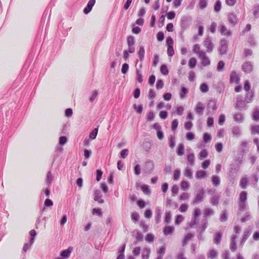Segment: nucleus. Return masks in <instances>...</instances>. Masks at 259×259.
I'll return each instance as SVG.
<instances>
[{
  "label": "nucleus",
  "instance_id": "nucleus-17",
  "mask_svg": "<svg viewBox=\"0 0 259 259\" xmlns=\"http://www.w3.org/2000/svg\"><path fill=\"white\" fill-rule=\"evenodd\" d=\"M254 96V94L253 91L246 92L244 100L246 103H250L252 101Z\"/></svg>",
  "mask_w": 259,
  "mask_h": 259
},
{
  "label": "nucleus",
  "instance_id": "nucleus-7",
  "mask_svg": "<svg viewBox=\"0 0 259 259\" xmlns=\"http://www.w3.org/2000/svg\"><path fill=\"white\" fill-rule=\"evenodd\" d=\"M154 165L153 161L148 160L145 162L143 170L146 174H150L154 170Z\"/></svg>",
  "mask_w": 259,
  "mask_h": 259
},
{
  "label": "nucleus",
  "instance_id": "nucleus-48",
  "mask_svg": "<svg viewBox=\"0 0 259 259\" xmlns=\"http://www.w3.org/2000/svg\"><path fill=\"white\" fill-rule=\"evenodd\" d=\"M214 213L213 210L209 208H206L204 209V217L205 218H207V217L209 215H212Z\"/></svg>",
  "mask_w": 259,
  "mask_h": 259
},
{
  "label": "nucleus",
  "instance_id": "nucleus-24",
  "mask_svg": "<svg viewBox=\"0 0 259 259\" xmlns=\"http://www.w3.org/2000/svg\"><path fill=\"white\" fill-rule=\"evenodd\" d=\"M145 52V51L144 47L143 46H140L139 48V50L137 53L140 61H143L144 59Z\"/></svg>",
  "mask_w": 259,
  "mask_h": 259
},
{
  "label": "nucleus",
  "instance_id": "nucleus-4",
  "mask_svg": "<svg viewBox=\"0 0 259 259\" xmlns=\"http://www.w3.org/2000/svg\"><path fill=\"white\" fill-rule=\"evenodd\" d=\"M203 46L206 48V51L207 53H211L214 47V45L212 43V38L207 36L203 42Z\"/></svg>",
  "mask_w": 259,
  "mask_h": 259
},
{
  "label": "nucleus",
  "instance_id": "nucleus-2",
  "mask_svg": "<svg viewBox=\"0 0 259 259\" xmlns=\"http://www.w3.org/2000/svg\"><path fill=\"white\" fill-rule=\"evenodd\" d=\"M239 169V166L234 164H231L230 166L228 172V177L231 180H233L237 175V172Z\"/></svg>",
  "mask_w": 259,
  "mask_h": 259
},
{
  "label": "nucleus",
  "instance_id": "nucleus-8",
  "mask_svg": "<svg viewBox=\"0 0 259 259\" xmlns=\"http://www.w3.org/2000/svg\"><path fill=\"white\" fill-rule=\"evenodd\" d=\"M242 70L246 73H250L253 70V64L250 61L244 62L242 65Z\"/></svg>",
  "mask_w": 259,
  "mask_h": 259
},
{
  "label": "nucleus",
  "instance_id": "nucleus-21",
  "mask_svg": "<svg viewBox=\"0 0 259 259\" xmlns=\"http://www.w3.org/2000/svg\"><path fill=\"white\" fill-rule=\"evenodd\" d=\"M175 230V228L173 226H166L163 228V233L165 235L167 236L171 234Z\"/></svg>",
  "mask_w": 259,
  "mask_h": 259
},
{
  "label": "nucleus",
  "instance_id": "nucleus-12",
  "mask_svg": "<svg viewBox=\"0 0 259 259\" xmlns=\"http://www.w3.org/2000/svg\"><path fill=\"white\" fill-rule=\"evenodd\" d=\"M237 238V235H233L231 236V240H230V250L232 252H234L237 250V243H236V239Z\"/></svg>",
  "mask_w": 259,
  "mask_h": 259
},
{
  "label": "nucleus",
  "instance_id": "nucleus-22",
  "mask_svg": "<svg viewBox=\"0 0 259 259\" xmlns=\"http://www.w3.org/2000/svg\"><path fill=\"white\" fill-rule=\"evenodd\" d=\"M162 214L161 210L160 207H157L155 210V220L156 224H158L160 222L161 217Z\"/></svg>",
  "mask_w": 259,
  "mask_h": 259
},
{
  "label": "nucleus",
  "instance_id": "nucleus-38",
  "mask_svg": "<svg viewBox=\"0 0 259 259\" xmlns=\"http://www.w3.org/2000/svg\"><path fill=\"white\" fill-rule=\"evenodd\" d=\"M193 51L194 53L197 54L198 57L200 56L201 52H205L204 51L200 50V46L198 44H195L193 46Z\"/></svg>",
  "mask_w": 259,
  "mask_h": 259
},
{
  "label": "nucleus",
  "instance_id": "nucleus-47",
  "mask_svg": "<svg viewBox=\"0 0 259 259\" xmlns=\"http://www.w3.org/2000/svg\"><path fill=\"white\" fill-rule=\"evenodd\" d=\"M247 193L245 191H242L240 194V202H246Z\"/></svg>",
  "mask_w": 259,
  "mask_h": 259
},
{
  "label": "nucleus",
  "instance_id": "nucleus-19",
  "mask_svg": "<svg viewBox=\"0 0 259 259\" xmlns=\"http://www.w3.org/2000/svg\"><path fill=\"white\" fill-rule=\"evenodd\" d=\"M232 133L233 136L239 137L241 135V130L239 126H234L232 128Z\"/></svg>",
  "mask_w": 259,
  "mask_h": 259
},
{
  "label": "nucleus",
  "instance_id": "nucleus-16",
  "mask_svg": "<svg viewBox=\"0 0 259 259\" xmlns=\"http://www.w3.org/2000/svg\"><path fill=\"white\" fill-rule=\"evenodd\" d=\"M228 19L229 22L233 25L235 26L237 23L238 18L236 15L233 13H230L228 15Z\"/></svg>",
  "mask_w": 259,
  "mask_h": 259
},
{
  "label": "nucleus",
  "instance_id": "nucleus-32",
  "mask_svg": "<svg viewBox=\"0 0 259 259\" xmlns=\"http://www.w3.org/2000/svg\"><path fill=\"white\" fill-rule=\"evenodd\" d=\"M222 237V233L220 232H217L215 233L214 237V243L216 244H219L221 243V241Z\"/></svg>",
  "mask_w": 259,
  "mask_h": 259
},
{
  "label": "nucleus",
  "instance_id": "nucleus-41",
  "mask_svg": "<svg viewBox=\"0 0 259 259\" xmlns=\"http://www.w3.org/2000/svg\"><path fill=\"white\" fill-rule=\"evenodd\" d=\"M141 189L143 193L146 195H149L151 193V191L149 186L147 185H143L141 187Z\"/></svg>",
  "mask_w": 259,
  "mask_h": 259
},
{
  "label": "nucleus",
  "instance_id": "nucleus-60",
  "mask_svg": "<svg viewBox=\"0 0 259 259\" xmlns=\"http://www.w3.org/2000/svg\"><path fill=\"white\" fill-rule=\"evenodd\" d=\"M92 213L94 215H97L99 217H102V212L101 209L100 208H94L92 210Z\"/></svg>",
  "mask_w": 259,
  "mask_h": 259
},
{
  "label": "nucleus",
  "instance_id": "nucleus-14",
  "mask_svg": "<svg viewBox=\"0 0 259 259\" xmlns=\"http://www.w3.org/2000/svg\"><path fill=\"white\" fill-rule=\"evenodd\" d=\"M96 3V0H90L87 6L83 9V13L85 14H89L92 10L93 6L95 5Z\"/></svg>",
  "mask_w": 259,
  "mask_h": 259
},
{
  "label": "nucleus",
  "instance_id": "nucleus-31",
  "mask_svg": "<svg viewBox=\"0 0 259 259\" xmlns=\"http://www.w3.org/2000/svg\"><path fill=\"white\" fill-rule=\"evenodd\" d=\"M206 176V172L202 170H199L196 171L195 177L197 179H201L204 178Z\"/></svg>",
  "mask_w": 259,
  "mask_h": 259
},
{
  "label": "nucleus",
  "instance_id": "nucleus-10",
  "mask_svg": "<svg viewBox=\"0 0 259 259\" xmlns=\"http://www.w3.org/2000/svg\"><path fill=\"white\" fill-rule=\"evenodd\" d=\"M220 32L222 35L229 36L232 35V32L230 30H228L226 26L224 24L219 25Z\"/></svg>",
  "mask_w": 259,
  "mask_h": 259
},
{
  "label": "nucleus",
  "instance_id": "nucleus-56",
  "mask_svg": "<svg viewBox=\"0 0 259 259\" xmlns=\"http://www.w3.org/2000/svg\"><path fill=\"white\" fill-rule=\"evenodd\" d=\"M133 108L136 110V111L139 114H141L143 110V105L142 104L139 105L134 104L133 106Z\"/></svg>",
  "mask_w": 259,
  "mask_h": 259
},
{
  "label": "nucleus",
  "instance_id": "nucleus-33",
  "mask_svg": "<svg viewBox=\"0 0 259 259\" xmlns=\"http://www.w3.org/2000/svg\"><path fill=\"white\" fill-rule=\"evenodd\" d=\"M187 160L190 165H193L195 160V155L194 153H191L188 154L187 156Z\"/></svg>",
  "mask_w": 259,
  "mask_h": 259
},
{
  "label": "nucleus",
  "instance_id": "nucleus-40",
  "mask_svg": "<svg viewBox=\"0 0 259 259\" xmlns=\"http://www.w3.org/2000/svg\"><path fill=\"white\" fill-rule=\"evenodd\" d=\"M222 8V4L220 0H217L214 5V11L218 13L220 11Z\"/></svg>",
  "mask_w": 259,
  "mask_h": 259
},
{
  "label": "nucleus",
  "instance_id": "nucleus-49",
  "mask_svg": "<svg viewBox=\"0 0 259 259\" xmlns=\"http://www.w3.org/2000/svg\"><path fill=\"white\" fill-rule=\"evenodd\" d=\"M251 134L252 135L259 134V125H254L251 126Z\"/></svg>",
  "mask_w": 259,
  "mask_h": 259
},
{
  "label": "nucleus",
  "instance_id": "nucleus-57",
  "mask_svg": "<svg viewBox=\"0 0 259 259\" xmlns=\"http://www.w3.org/2000/svg\"><path fill=\"white\" fill-rule=\"evenodd\" d=\"M208 86L206 83H202L200 84V90L202 93H206L208 91Z\"/></svg>",
  "mask_w": 259,
  "mask_h": 259
},
{
  "label": "nucleus",
  "instance_id": "nucleus-64",
  "mask_svg": "<svg viewBox=\"0 0 259 259\" xmlns=\"http://www.w3.org/2000/svg\"><path fill=\"white\" fill-rule=\"evenodd\" d=\"M253 14L255 18H258L259 17V5L253 7Z\"/></svg>",
  "mask_w": 259,
  "mask_h": 259
},
{
  "label": "nucleus",
  "instance_id": "nucleus-39",
  "mask_svg": "<svg viewBox=\"0 0 259 259\" xmlns=\"http://www.w3.org/2000/svg\"><path fill=\"white\" fill-rule=\"evenodd\" d=\"M171 219V213L170 211H167L165 212L164 222L166 224H169Z\"/></svg>",
  "mask_w": 259,
  "mask_h": 259
},
{
  "label": "nucleus",
  "instance_id": "nucleus-51",
  "mask_svg": "<svg viewBox=\"0 0 259 259\" xmlns=\"http://www.w3.org/2000/svg\"><path fill=\"white\" fill-rule=\"evenodd\" d=\"M30 239L29 242H31V243H33L34 241V238L36 235V232L34 230H31L30 232Z\"/></svg>",
  "mask_w": 259,
  "mask_h": 259
},
{
  "label": "nucleus",
  "instance_id": "nucleus-15",
  "mask_svg": "<svg viewBox=\"0 0 259 259\" xmlns=\"http://www.w3.org/2000/svg\"><path fill=\"white\" fill-rule=\"evenodd\" d=\"M205 107L203 105V104L200 102H199L197 103L196 107H195V112L198 115L201 116L202 115L203 113V111L204 110Z\"/></svg>",
  "mask_w": 259,
  "mask_h": 259
},
{
  "label": "nucleus",
  "instance_id": "nucleus-35",
  "mask_svg": "<svg viewBox=\"0 0 259 259\" xmlns=\"http://www.w3.org/2000/svg\"><path fill=\"white\" fill-rule=\"evenodd\" d=\"M188 93V90L184 87H182L181 90V91L180 93V98L181 99H184L186 97Z\"/></svg>",
  "mask_w": 259,
  "mask_h": 259
},
{
  "label": "nucleus",
  "instance_id": "nucleus-25",
  "mask_svg": "<svg viewBox=\"0 0 259 259\" xmlns=\"http://www.w3.org/2000/svg\"><path fill=\"white\" fill-rule=\"evenodd\" d=\"M194 237V235L192 233H189L187 234L184 238L182 242V245L183 246H186L188 242L190 240Z\"/></svg>",
  "mask_w": 259,
  "mask_h": 259
},
{
  "label": "nucleus",
  "instance_id": "nucleus-5",
  "mask_svg": "<svg viewBox=\"0 0 259 259\" xmlns=\"http://www.w3.org/2000/svg\"><path fill=\"white\" fill-rule=\"evenodd\" d=\"M247 103L245 100H243L242 97H238L236 99L235 108L239 110H246L247 109L246 104Z\"/></svg>",
  "mask_w": 259,
  "mask_h": 259
},
{
  "label": "nucleus",
  "instance_id": "nucleus-42",
  "mask_svg": "<svg viewBox=\"0 0 259 259\" xmlns=\"http://www.w3.org/2000/svg\"><path fill=\"white\" fill-rule=\"evenodd\" d=\"M150 253V249L148 248H146L144 249L142 253V259H148L149 254Z\"/></svg>",
  "mask_w": 259,
  "mask_h": 259
},
{
  "label": "nucleus",
  "instance_id": "nucleus-44",
  "mask_svg": "<svg viewBox=\"0 0 259 259\" xmlns=\"http://www.w3.org/2000/svg\"><path fill=\"white\" fill-rule=\"evenodd\" d=\"M248 183V180L246 178H243L240 182V186L242 189H245Z\"/></svg>",
  "mask_w": 259,
  "mask_h": 259
},
{
  "label": "nucleus",
  "instance_id": "nucleus-23",
  "mask_svg": "<svg viewBox=\"0 0 259 259\" xmlns=\"http://www.w3.org/2000/svg\"><path fill=\"white\" fill-rule=\"evenodd\" d=\"M252 119L254 121H258L259 120V107L257 106L254 108L253 111L252 112Z\"/></svg>",
  "mask_w": 259,
  "mask_h": 259
},
{
  "label": "nucleus",
  "instance_id": "nucleus-61",
  "mask_svg": "<svg viewBox=\"0 0 259 259\" xmlns=\"http://www.w3.org/2000/svg\"><path fill=\"white\" fill-rule=\"evenodd\" d=\"M155 117V114L153 111H149L147 115V120L148 121H152L154 120Z\"/></svg>",
  "mask_w": 259,
  "mask_h": 259
},
{
  "label": "nucleus",
  "instance_id": "nucleus-53",
  "mask_svg": "<svg viewBox=\"0 0 259 259\" xmlns=\"http://www.w3.org/2000/svg\"><path fill=\"white\" fill-rule=\"evenodd\" d=\"M181 175V170L180 169H176L174 172L173 179L175 181H177L180 179Z\"/></svg>",
  "mask_w": 259,
  "mask_h": 259
},
{
  "label": "nucleus",
  "instance_id": "nucleus-6",
  "mask_svg": "<svg viewBox=\"0 0 259 259\" xmlns=\"http://www.w3.org/2000/svg\"><path fill=\"white\" fill-rule=\"evenodd\" d=\"M228 42L225 39H222L220 42L219 53L221 55H225L228 51Z\"/></svg>",
  "mask_w": 259,
  "mask_h": 259
},
{
  "label": "nucleus",
  "instance_id": "nucleus-11",
  "mask_svg": "<svg viewBox=\"0 0 259 259\" xmlns=\"http://www.w3.org/2000/svg\"><path fill=\"white\" fill-rule=\"evenodd\" d=\"M240 81V76L235 71H232L230 74V83L235 82L236 84L239 83Z\"/></svg>",
  "mask_w": 259,
  "mask_h": 259
},
{
  "label": "nucleus",
  "instance_id": "nucleus-50",
  "mask_svg": "<svg viewBox=\"0 0 259 259\" xmlns=\"http://www.w3.org/2000/svg\"><path fill=\"white\" fill-rule=\"evenodd\" d=\"M208 152L206 149H203L200 151L199 154V158L200 159H203L207 157Z\"/></svg>",
  "mask_w": 259,
  "mask_h": 259
},
{
  "label": "nucleus",
  "instance_id": "nucleus-34",
  "mask_svg": "<svg viewBox=\"0 0 259 259\" xmlns=\"http://www.w3.org/2000/svg\"><path fill=\"white\" fill-rule=\"evenodd\" d=\"M207 221L206 219L202 220V224L199 226V232L203 233L207 227Z\"/></svg>",
  "mask_w": 259,
  "mask_h": 259
},
{
  "label": "nucleus",
  "instance_id": "nucleus-36",
  "mask_svg": "<svg viewBox=\"0 0 259 259\" xmlns=\"http://www.w3.org/2000/svg\"><path fill=\"white\" fill-rule=\"evenodd\" d=\"M177 153L179 156H182L184 153V146L183 144H179L177 150Z\"/></svg>",
  "mask_w": 259,
  "mask_h": 259
},
{
  "label": "nucleus",
  "instance_id": "nucleus-55",
  "mask_svg": "<svg viewBox=\"0 0 259 259\" xmlns=\"http://www.w3.org/2000/svg\"><path fill=\"white\" fill-rule=\"evenodd\" d=\"M160 72L163 75H167L168 73V69L165 64H162L160 67Z\"/></svg>",
  "mask_w": 259,
  "mask_h": 259
},
{
  "label": "nucleus",
  "instance_id": "nucleus-62",
  "mask_svg": "<svg viewBox=\"0 0 259 259\" xmlns=\"http://www.w3.org/2000/svg\"><path fill=\"white\" fill-rule=\"evenodd\" d=\"M175 137L173 136H170L169 138V146L171 148H173L175 146Z\"/></svg>",
  "mask_w": 259,
  "mask_h": 259
},
{
  "label": "nucleus",
  "instance_id": "nucleus-58",
  "mask_svg": "<svg viewBox=\"0 0 259 259\" xmlns=\"http://www.w3.org/2000/svg\"><path fill=\"white\" fill-rule=\"evenodd\" d=\"M197 61L195 58H191L189 61V66L190 68H193L196 65Z\"/></svg>",
  "mask_w": 259,
  "mask_h": 259
},
{
  "label": "nucleus",
  "instance_id": "nucleus-20",
  "mask_svg": "<svg viewBox=\"0 0 259 259\" xmlns=\"http://www.w3.org/2000/svg\"><path fill=\"white\" fill-rule=\"evenodd\" d=\"M94 200L96 201H98L99 203H104V200L101 198L102 196L100 191L98 190H96L94 191Z\"/></svg>",
  "mask_w": 259,
  "mask_h": 259
},
{
  "label": "nucleus",
  "instance_id": "nucleus-3",
  "mask_svg": "<svg viewBox=\"0 0 259 259\" xmlns=\"http://www.w3.org/2000/svg\"><path fill=\"white\" fill-rule=\"evenodd\" d=\"M191 20L192 19L190 16H183L182 17L180 21L182 30L184 31L189 27Z\"/></svg>",
  "mask_w": 259,
  "mask_h": 259
},
{
  "label": "nucleus",
  "instance_id": "nucleus-28",
  "mask_svg": "<svg viewBox=\"0 0 259 259\" xmlns=\"http://www.w3.org/2000/svg\"><path fill=\"white\" fill-rule=\"evenodd\" d=\"M218 255V252L215 249L210 250L207 253V257L210 259H214Z\"/></svg>",
  "mask_w": 259,
  "mask_h": 259
},
{
  "label": "nucleus",
  "instance_id": "nucleus-45",
  "mask_svg": "<svg viewBox=\"0 0 259 259\" xmlns=\"http://www.w3.org/2000/svg\"><path fill=\"white\" fill-rule=\"evenodd\" d=\"M98 132V128H94L90 133L89 135V137L91 139L94 140L96 139L97 134Z\"/></svg>",
  "mask_w": 259,
  "mask_h": 259
},
{
  "label": "nucleus",
  "instance_id": "nucleus-18",
  "mask_svg": "<svg viewBox=\"0 0 259 259\" xmlns=\"http://www.w3.org/2000/svg\"><path fill=\"white\" fill-rule=\"evenodd\" d=\"M211 181L213 186L217 187L220 186L221 183V179L219 176L213 175L211 178Z\"/></svg>",
  "mask_w": 259,
  "mask_h": 259
},
{
  "label": "nucleus",
  "instance_id": "nucleus-37",
  "mask_svg": "<svg viewBox=\"0 0 259 259\" xmlns=\"http://www.w3.org/2000/svg\"><path fill=\"white\" fill-rule=\"evenodd\" d=\"M228 216L226 210H224L220 216V220L222 222H225L228 220Z\"/></svg>",
  "mask_w": 259,
  "mask_h": 259
},
{
  "label": "nucleus",
  "instance_id": "nucleus-1",
  "mask_svg": "<svg viewBox=\"0 0 259 259\" xmlns=\"http://www.w3.org/2000/svg\"><path fill=\"white\" fill-rule=\"evenodd\" d=\"M205 197V190L203 188L199 189L196 193L192 204L194 205L202 202Z\"/></svg>",
  "mask_w": 259,
  "mask_h": 259
},
{
  "label": "nucleus",
  "instance_id": "nucleus-46",
  "mask_svg": "<svg viewBox=\"0 0 259 259\" xmlns=\"http://www.w3.org/2000/svg\"><path fill=\"white\" fill-rule=\"evenodd\" d=\"M184 176L189 179L192 178V172L191 168L187 167L184 171Z\"/></svg>",
  "mask_w": 259,
  "mask_h": 259
},
{
  "label": "nucleus",
  "instance_id": "nucleus-30",
  "mask_svg": "<svg viewBox=\"0 0 259 259\" xmlns=\"http://www.w3.org/2000/svg\"><path fill=\"white\" fill-rule=\"evenodd\" d=\"M220 200V196L218 195H214L210 199V203L214 206L218 205Z\"/></svg>",
  "mask_w": 259,
  "mask_h": 259
},
{
  "label": "nucleus",
  "instance_id": "nucleus-27",
  "mask_svg": "<svg viewBox=\"0 0 259 259\" xmlns=\"http://www.w3.org/2000/svg\"><path fill=\"white\" fill-rule=\"evenodd\" d=\"M250 235V232L248 231H244L243 232V235L242 236V238L240 241V245L241 246H243L244 243L248 238V237Z\"/></svg>",
  "mask_w": 259,
  "mask_h": 259
},
{
  "label": "nucleus",
  "instance_id": "nucleus-29",
  "mask_svg": "<svg viewBox=\"0 0 259 259\" xmlns=\"http://www.w3.org/2000/svg\"><path fill=\"white\" fill-rule=\"evenodd\" d=\"M234 120L238 123H241L244 120V117L242 113H238L235 114L233 117Z\"/></svg>",
  "mask_w": 259,
  "mask_h": 259
},
{
  "label": "nucleus",
  "instance_id": "nucleus-26",
  "mask_svg": "<svg viewBox=\"0 0 259 259\" xmlns=\"http://www.w3.org/2000/svg\"><path fill=\"white\" fill-rule=\"evenodd\" d=\"M207 107L213 111L216 110L218 108L216 101L214 100H210L208 103Z\"/></svg>",
  "mask_w": 259,
  "mask_h": 259
},
{
  "label": "nucleus",
  "instance_id": "nucleus-63",
  "mask_svg": "<svg viewBox=\"0 0 259 259\" xmlns=\"http://www.w3.org/2000/svg\"><path fill=\"white\" fill-rule=\"evenodd\" d=\"M129 69V65L127 63H123L122 65L121 72L123 74H125L127 72Z\"/></svg>",
  "mask_w": 259,
  "mask_h": 259
},
{
  "label": "nucleus",
  "instance_id": "nucleus-9",
  "mask_svg": "<svg viewBox=\"0 0 259 259\" xmlns=\"http://www.w3.org/2000/svg\"><path fill=\"white\" fill-rule=\"evenodd\" d=\"M199 58L200 59L201 64L203 66H206L210 65V61L208 57L206 56L205 52H201Z\"/></svg>",
  "mask_w": 259,
  "mask_h": 259
},
{
  "label": "nucleus",
  "instance_id": "nucleus-54",
  "mask_svg": "<svg viewBox=\"0 0 259 259\" xmlns=\"http://www.w3.org/2000/svg\"><path fill=\"white\" fill-rule=\"evenodd\" d=\"M203 139L204 143H209L211 139V135L208 133H205L203 134Z\"/></svg>",
  "mask_w": 259,
  "mask_h": 259
},
{
  "label": "nucleus",
  "instance_id": "nucleus-43",
  "mask_svg": "<svg viewBox=\"0 0 259 259\" xmlns=\"http://www.w3.org/2000/svg\"><path fill=\"white\" fill-rule=\"evenodd\" d=\"M190 187L189 183L186 181H182L181 183V188L183 190H186Z\"/></svg>",
  "mask_w": 259,
  "mask_h": 259
},
{
  "label": "nucleus",
  "instance_id": "nucleus-13",
  "mask_svg": "<svg viewBox=\"0 0 259 259\" xmlns=\"http://www.w3.org/2000/svg\"><path fill=\"white\" fill-rule=\"evenodd\" d=\"M73 251V247L69 246L67 249L62 250L60 252V256L62 258H68L70 256L71 253Z\"/></svg>",
  "mask_w": 259,
  "mask_h": 259
},
{
  "label": "nucleus",
  "instance_id": "nucleus-59",
  "mask_svg": "<svg viewBox=\"0 0 259 259\" xmlns=\"http://www.w3.org/2000/svg\"><path fill=\"white\" fill-rule=\"evenodd\" d=\"M128 46H134L135 43V37L133 35H130L127 38Z\"/></svg>",
  "mask_w": 259,
  "mask_h": 259
},
{
  "label": "nucleus",
  "instance_id": "nucleus-52",
  "mask_svg": "<svg viewBox=\"0 0 259 259\" xmlns=\"http://www.w3.org/2000/svg\"><path fill=\"white\" fill-rule=\"evenodd\" d=\"M198 5L200 9L203 10L205 9L207 6V0H199Z\"/></svg>",
  "mask_w": 259,
  "mask_h": 259
}]
</instances>
